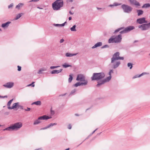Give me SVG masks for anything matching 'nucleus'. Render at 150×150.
<instances>
[{"instance_id": "f257e3e1", "label": "nucleus", "mask_w": 150, "mask_h": 150, "mask_svg": "<svg viewBox=\"0 0 150 150\" xmlns=\"http://www.w3.org/2000/svg\"><path fill=\"white\" fill-rule=\"evenodd\" d=\"M105 75L104 73L103 72L94 73L91 77V79L92 81H98L103 78L105 77Z\"/></svg>"}, {"instance_id": "f03ea898", "label": "nucleus", "mask_w": 150, "mask_h": 150, "mask_svg": "<svg viewBox=\"0 0 150 150\" xmlns=\"http://www.w3.org/2000/svg\"><path fill=\"white\" fill-rule=\"evenodd\" d=\"M63 6L62 0H57L52 4V7L54 10H58Z\"/></svg>"}, {"instance_id": "7ed1b4c3", "label": "nucleus", "mask_w": 150, "mask_h": 150, "mask_svg": "<svg viewBox=\"0 0 150 150\" xmlns=\"http://www.w3.org/2000/svg\"><path fill=\"white\" fill-rule=\"evenodd\" d=\"M113 70L112 69L110 70L109 73V76L104 79L98 81V84L96 85V86L99 87L105 82H108L111 79V74L113 73Z\"/></svg>"}, {"instance_id": "20e7f679", "label": "nucleus", "mask_w": 150, "mask_h": 150, "mask_svg": "<svg viewBox=\"0 0 150 150\" xmlns=\"http://www.w3.org/2000/svg\"><path fill=\"white\" fill-rule=\"evenodd\" d=\"M51 117H49L48 116H47L46 115H43L42 116L39 117L38 120L35 121L33 124L34 125H37L41 122L40 121V120H47L51 118Z\"/></svg>"}, {"instance_id": "39448f33", "label": "nucleus", "mask_w": 150, "mask_h": 150, "mask_svg": "<svg viewBox=\"0 0 150 150\" xmlns=\"http://www.w3.org/2000/svg\"><path fill=\"white\" fill-rule=\"evenodd\" d=\"M120 54L119 52H117L115 53L112 55L111 59H112V62H113L114 60H117L119 59L123 60L124 58L123 57H120Z\"/></svg>"}, {"instance_id": "423d86ee", "label": "nucleus", "mask_w": 150, "mask_h": 150, "mask_svg": "<svg viewBox=\"0 0 150 150\" xmlns=\"http://www.w3.org/2000/svg\"><path fill=\"white\" fill-rule=\"evenodd\" d=\"M124 12L126 13H130L132 10V8L130 6L125 4H123L121 6Z\"/></svg>"}, {"instance_id": "0eeeda50", "label": "nucleus", "mask_w": 150, "mask_h": 150, "mask_svg": "<svg viewBox=\"0 0 150 150\" xmlns=\"http://www.w3.org/2000/svg\"><path fill=\"white\" fill-rule=\"evenodd\" d=\"M120 64V62L117 60H114L112 62V59H111V63L110 65L111 67L114 69H115L118 67Z\"/></svg>"}, {"instance_id": "6e6552de", "label": "nucleus", "mask_w": 150, "mask_h": 150, "mask_svg": "<svg viewBox=\"0 0 150 150\" xmlns=\"http://www.w3.org/2000/svg\"><path fill=\"white\" fill-rule=\"evenodd\" d=\"M138 28L142 31L148 30L150 28V22L148 23L143 24L139 25Z\"/></svg>"}, {"instance_id": "1a4fd4ad", "label": "nucleus", "mask_w": 150, "mask_h": 150, "mask_svg": "<svg viewBox=\"0 0 150 150\" xmlns=\"http://www.w3.org/2000/svg\"><path fill=\"white\" fill-rule=\"evenodd\" d=\"M12 126L13 130H17L22 127V124L21 122H18L12 125Z\"/></svg>"}, {"instance_id": "9d476101", "label": "nucleus", "mask_w": 150, "mask_h": 150, "mask_svg": "<svg viewBox=\"0 0 150 150\" xmlns=\"http://www.w3.org/2000/svg\"><path fill=\"white\" fill-rule=\"evenodd\" d=\"M114 38L115 43H118L120 42L122 40V35L121 34H120Z\"/></svg>"}, {"instance_id": "9b49d317", "label": "nucleus", "mask_w": 150, "mask_h": 150, "mask_svg": "<svg viewBox=\"0 0 150 150\" xmlns=\"http://www.w3.org/2000/svg\"><path fill=\"white\" fill-rule=\"evenodd\" d=\"M76 80L81 81H85V77L82 74H79L77 76Z\"/></svg>"}, {"instance_id": "f8f14e48", "label": "nucleus", "mask_w": 150, "mask_h": 150, "mask_svg": "<svg viewBox=\"0 0 150 150\" xmlns=\"http://www.w3.org/2000/svg\"><path fill=\"white\" fill-rule=\"evenodd\" d=\"M137 22L139 24H142L147 23V21L145 20V18L143 17L137 19Z\"/></svg>"}, {"instance_id": "ddd939ff", "label": "nucleus", "mask_w": 150, "mask_h": 150, "mask_svg": "<svg viewBox=\"0 0 150 150\" xmlns=\"http://www.w3.org/2000/svg\"><path fill=\"white\" fill-rule=\"evenodd\" d=\"M14 85V83L12 82H7L5 84L3 85V86L7 88H11Z\"/></svg>"}, {"instance_id": "4468645a", "label": "nucleus", "mask_w": 150, "mask_h": 150, "mask_svg": "<svg viewBox=\"0 0 150 150\" xmlns=\"http://www.w3.org/2000/svg\"><path fill=\"white\" fill-rule=\"evenodd\" d=\"M19 103H16L13 104V106L11 107H8V108L9 109L11 110L15 108H18L19 107Z\"/></svg>"}, {"instance_id": "2eb2a0df", "label": "nucleus", "mask_w": 150, "mask_h": 150, "mask_svg": "<svg viewBox=\"0 0 150 150\" xmlns=\"http://www.w3.org/2000/svg\"><path fill=\"white\" fill-rule=\"evenodd\" d=\"M134 29V27L133 26H129L125 29L126 33Z\"/></svg>"}, {"instance_id": "dca6fc26", "label": "nucleus", "mask_w": 150, "mask_h": 150, "mask_svg": "<svg viewBox=\"0 0 150 150\" xmlns=\"http://www.w3.org/2000/svg\"><path fill=\"white\" fill-rule=\"evenodd\" d=\"M129 1L130 3L132 4L138 6L140 5L139 3L136 0H129Z\"/></svg>"}, {"instance_id": "f3484780", "label": "nucleus", "mask_w": 150, "mask_h": 150, "mask_svg": "<svg viewBox=\"0 0 150 150\" xmlns=\"http://www.w3.org/2000/svg\"><path fill=\"white\" fill-rule=\"evenodd\" d=\"M149 74V73L143 72L139 75H136L134 76L133 77L132 79H134L136 78H137L140 77L141 76L144 75H146V74Z\"/></svg>"}, {"instance_id": "a211bd4d", "label": "nucleus", "mask_w": 150, "mask_h": 150, "mask_svg": "<svg viewBox=\"0 0 150 150\" xmlns=\"http://www.w3.org/2000/svg\"><path fill=\"white\" fill-rule=\"evenodd\" d=\"M102 45V42H99L95 44L92 47V49H94L98 47L101 46Z\"/></svg>"}, {"instance_id": "6ab92c4d", "label": "nucleus", "mask_w": 150, "mask_h": 150, "mask_svg": "<svg viewBox=\"0 0 150 150\" xmlns=\"http://www.w3.org/2000/svg\"><path fill=\"white\" fill-rule=\"evenodd\" d=\"M11 23V22L8 21L6 23H3L1 25V27L3 28H7Z\"/></svg>"}, {"instance_id": "aec40b11", "label": "nucleus", "mask_w": 150, "mask_h": 150, "mask_svg": "<svg viewBox=\"0 0 150 150\" xmlns=\"http://www.w3.org/2000/svg\"><path fill=\"white\" fill-rule=\"evenodd\" d=\"M62 70V69H61L59 70H54L51 72L52 74H58L59 73L61 72Z\"/></svg>"}, {"instance_id": "412c9836", "label": "nucleus", "mask_w": 150, "mask_h": 150, "mask_svg": "<svg viewBox=\"0 0 150 150\" xmlns=\"http://www.w3.org/2000/svg\"><path fill=\"white\" fill-rule=\"evenodd\" d=\"M47 68H42L40 69L38 72V74H42L43 73V71H46L47 70Z\"/></svg>"}, {"instance_id": "4be33fe9", "label": "nucleus", "mask_w": 150, "mask_h": 150, "mask_svg": "<svg viewBox=\"0 0 150 150\" xmlns=\"http://www.w3.org/2000/svg\"><path fill=\"white\" fill-rule=\"evenodd\" d=\"M77 54V53L71 54L69 53H67L65 55L67 57H70L74 56H75Z\"/></svg>"}, {"instance_id": "5701e85b", "label": "nucleus", "mask_w": 150, "mask_h": 150, "mask_svg": "<svg viewBox=\"0 0 150 150\" xmlns=\"http://www.w3.org/2000/svg\"><path fill=\"white\" fill-rule=\"evenodd\" d=\"M138 16H140L142 15L144 13V11L142 10H137Z\"/></svg>"}, {"instance_id": "b1692460", "label": "nucleus", "mask_w": 150, "mask_h": 150, "mask_svg": "<svg viewBox=\"0 0 150 150\" xmlns=\"http://www.w3.org/2000/svg\"><path fill=\"white\" fill-rule=\"evenodd\" d=\"M23 13H21L17 15L16 17L14 19V20H17L19 18L23 15Z\"/></svg>"}, {"instance_id": "393cba45", "label": "nucleus", "mask_w": 150, "mask_h": 150, "mask_svg": "<svg viewBox=\"0 0 150 150\" xmlns=\"http://www.w3.org/2000/svg\"><path fill=\"white\" fill-rule=\"evenodd\" d=\"M31 104L32 105L35 104L37 105H41V102L40 101H38L33 103Z\"/></svg>"}, {"instance_id": "a878e982", "label": "nucleus", "mask_w": 150, "mask_h": 150, "mask_svg": "<svg viewBox=\"0 0 150 150\" xmlns=\"http://www.w3.org/2000/svg\"><path fill=\"white\" fill-rule=\"evenodd\" d=\"M108 42L110 43H115L114 38H112V37L111 38H110L108 40Z\"/></svg>"}, {"instance_id": "bb28decb", "label": "nucleus", "mask_w": 150, "mask_h": 150, "mask_svg": "<svg viewBox=\"0 0 150 150\" xmlns=\"http://www.w3.org/2000/svg\"><path fill=\"white\" fill-rule=\"evenodd\" d=\"M23 5V4L21 3H19L18 5H17L16 6V8H17L18 9H19L20 8L22 7Z\"/></svg>"}, {"instance_id": "cd10ccee", "label": "nucleus", "mask_w": 150, "mask_h": 150, "mask_svg": "<svg viewBox=\"0 0 150 150\" xmlns=\"http://www.w3.org/2000/svg\"><path fill=\"white\" fill-rule=\"evenodd\" d=\"M11 130H13V127H12V125L6 128L5 129H4L3 130H4V131H5V130L11 131Z\"/></svg>"}, {"instance_id": "c85d7f7f", "label": "nucleus", "mask_w": 150, "mask_h": 150, "mask_svg": "<svg viewBox=\"0 0 150 150\" xmlns=\"http://www.w3.org/2000/svg\"><path fill=\"white\" fill-rule=\"evenodd\" d=\"M76 25H74L72 27L70 28V30L72 31H76Z\"/></svg>"}, {"instance_id": "c756f323", "label": "nucleus", "mask_w": 150, "mask_h": 150, "mask_svg": "<svg viewBox=\"0 0 150 150\" xmlns=\"http://www.w3.org/2000/svg\"><path fill=\"white\" fill-rule=\"evenodd\" d=\"M150 7V4H146L142 6V8H147Z\"/></svg>"}, {"instance_id": "7c9ffc66", "label": "nucleus", "mask_w": 150, "mask_h": 150, "mask_svg": "<svg viewBox=\"0 0 150 150\" xmlns=\"http://www.w3.org/2000/svg\"><path fill=\"white\" fill-rule=\"evenodd\" d=\"M121 5L120 4H118L116 3H114L113 4H111L109 6L110 7H113L114 6H117L120 5Z\"/></svg>"}, {"instance_id": "2f4dec72", "label": "nucleus", "mask_w": 150, "mask_h": 150, "mask_svg": "<svg viewBox=\"0 0 150 150\" xmlns=\"http://www.w3.org/2000/svg\"><path fill=\"white\" fill-rule=\"evenodd\" d=\"M57 125V123H51L47 126V127L49 128L51 127H52L53 126L56 125Z\"/></svg>"}, {"instance_id": "473e14b6", "label": "nucleus", "mask_w": 150, "mask_h": 150, "mask_svg": "<svg viewBox=\"0 0 150 150\" xmlns=\"http://www.w3.org/2000/svg\"><path fill=\"white\" fill-rule=\"evenodd\" d=\"M62 66L64 68H66L69 67H71V66L67 64V63H65L62 65Z\"/></svg>"}, {"instance_id": "72a5a7b5", "label": "nucleus", "mask_w": 150, "mask_h": 150, "mask_svg": "<svg viewBox=\"0 0 150 150\" xmlns=\"http://www.w3.org/2000/svg\"><path fill=\"white\" fill-rule=\"evenodd\" d=\"M13 99H12L10 100H9L8 103L7 104V106H8V107H11L10 106V105H11V103L13 101Z\"/></svg>"}, {"instance_id": "f704fd0d", "label": "nucleus", "mask_w": 150, "mask_h": 150, "mask_svg": "<svg viewBox=\"0 0 150 150\" xmlns=\"http://www.w3.org/2000/svg\"><path fill=\"white\" fill-rule=\"evenodd\" d=\"M69 77L68 79V81L69 83H70L71 82V81L73 79V77L72 75L70 74L69 75Z\"/></svg>"}, {"instance_id": "c9c22d12", "label": "nucleus", "mask_w": 150, "mask_h": 150, "mask_svg": "<svg viewBox=\"0 0 150 150\" xmlns=\"http://www.w3.org/2000/svg\"><path fill=\"white\" fill-rule=\"evenodd\" d=\"M81 85V83L80 82H78L74 84V86L75 87H77L79 86H80Z\"/></svg>"}, {"instance_id": "e433bc0d", "label": "nucleus", "mask_w": 150, "mask_h": 150, "mask_svg": "<svg viewBox=\"0 0 150 150\" xmlns=\"http://www.w3.org/2000/svg\"><path fill=\"white\" fill-rule=\"evenodd\" d=\"M124 28L123 27H121L120 28H118V29L116 30H115V32H114V33H116L117 32H118L120 31L121 30L123 29Z\"/></svg>"}, {"instance_id": "4c0bfd02", "label": "nucleus", "mask_w": 150, "mask_h": 150, "mask_svg": "<svg viewBox=\"0 0 150 150\" xmlns=\"http://www.w3.org/2000/svg\"><path fill=\"white\" fill-rule=\"evenodd\" d=\"M127 66L129 67L130 69H131L132 67V64L130 63H129L127 64Z\"/></svg>"}, {"instance_id": "58836bf2", "label": "nucleus", "mask_w": 150, "mask_h": 150, "mask_svg": "<svg viewBox=\"0 0 150 150\" xmlns=\"http://www.w3.org/2000/svg\"><path fill=\"white\" fill-rule=\"evenodd\" d=\"M84 82H81V85H86L88 83V81L87 80H85L84 81Z\"/></svg>"}, {"instance_id": "ea45409f", "label": "nucleus", "mask_w": 150, "mask_h": 150, "mask_svg": "<svg viewBox=\"0 0 150 150\" xmlns=\"http://www.w3.org/2000/svg\"><path fill=\"white\" fill-rule=\"evenodd\" d=\"M76 91V90L75 89L72 90L71 92L70 95H72L74 94V93Z\"/></svg>"}, {"instance_id": "a19ab883", "label": "nucleus", "mask_w": 150, "mask_h": 150, "mask_svg": "<svg viewBox=\"0 0 150 150\" xmlns=\"http://www.w3.org/2000/svg\"><path fill=\"white\" fill-rule=\"evenodd\" d=\"M109 47V46L108 45H105L103 46L102 47H101V48H102V49H103V48H107V47Z\"/></svg>"}, {"instance_id": "79ce46f5", "label": "nucleus", "mask_w": 150, "mask_h": 150, "mask_svg": "<svg viewBox=\"0 0 150 150\" xmlns=\"http://www.w3.org/2000/svg\"><path fill=\"white\" fill-rule=\"evenodd\" d=\"M53 25L55 26L58 27H60V24H54Z\"/></svg>"}, {"instance_id": "37998d69", "label": "nucleus", "mask_w": 150, "mask_h": 150, "mask_svg": "<svg viewBox=\"0 0 150 150\" xmlns=\"http://www.w3.org/2000/svg\"><path fill=\"white\" fill-rule=\"evenodd\" d=\"M60 66H51L50 67V68L51 69H54V68H57L58 67H59Z\"/></svg>"}, {"instance_id": "c03bdc74", "label": "nucleus", "mask_w": 150, "mask_h": 150, "mask_svg": "<svg viewBox=\"0 0 150 150\" xmlns=\"http://www.w3.org/2000/svg\"><path fill=\"white\" fill-rule=\"evenodd\" d=\"M17 67H18V71H20L21 70V66H17Z\"/></svg>"}, {"instance_id": "a18cd8bd", "label": "nucleus", "mask_w": 150, "mask_h": 150, "mask_svg": "<svg viewBox=\"0 0 150 150\" xmlns=\"http://www.w3.org/2000/svg\"><path fill=\"white\" fill-rule=\"evenodd\" d=\"M35 82H32L31 84L29 85L28 86H31L32 87H34L35 86V85L33 84Z\"/></svg>"}, {"instance_id": "49530a36", "label": "nucleus", "mask_w": 150, "mask_h": 150, "mask_svg": "<svg viewBox=\"0 0 150 150\" xmlns=\"http://www.w3.org/2000/svg\"><path fill=\"white\" fill-rule=\"evenodd\" d=\"M13 6V3L9 5L8 6V8H10L12 7Z\"/></svg>"}, {"instance_id": "de8ad7c7", "label": "nucleus", "mask_w": 150, "mask_h": 150, "mask_svg": "<svg viewBox=\"0 0 150 150\" xmlns=\"http://www.w3.org/2000/svg\"><path fill=\"white\" fill-rule=\"evenodd\" d=\"M120 33L121 34L123 33H126L125 31V30H122L120 32Z\"/></svg>"}, {"instance_id": "09e8293b", "label": "nucleus", "mask_w": 150, "mask_h": 150, "mask_svg": "<svg viewBox=\"0 0 150 150\" xmlns=\"http://www.w3.org/2000/svg\"><path fill=\"white\" fill-rule=\"evenodd\" d=\"M47 128H48V127H47V126L45 127H44V128H41L40 129V130H43V129H46Z\"/></svg>"}, {"instance_id": "8fccbe9b", "label": "nucleus", "mask_w": 150, "mask_h": 150, "mask_svg": "<svg viewBox=\"0 0 150 150\" xmlns=\"http://www.w3.org/2000/svg\"><path fill=\"white\" fill-rule=\"evenodd\" d=\"M30 110V108H27V109H25V110L26 111H29Z\"/></svg>"}, {"instance_id": "3c124183", "label": "nucleus", "mask_w": 150, "mask_h": 150, "mask_svg": "<svg viewBox=\"0 0 150 150\" xmlns=\"http://www.w3.org/2000/svg\"><path fill=\"white\" fill-rule=\"evenodd\" d=\"M97 129H97H97H96L94 131H93L92 132V133L91 134H90V136H91V135H92L93 134H94V132H95V131H96V130H97Z\"/></svg>"}, {"instance_id": "603ef678", "label": "nucleus", "mask_w": 150, "mask_h": 150, "mask_svg": "<svg viewBox=\"0 0 150 150\" xmlns=\"http://www.w3.org/2000/svg\"><path fill=\"white\" fill-rule=\"evenodd\" d=\"M66 23V22H65L64 23L62 24H60V27L64 26L65 25V23Z\"/></svg>"}, {"instance_id": "864d4df0", "label": "nucleus", "mask_w": 150, "mask_h": 150, "mask_svg": "<svg viewBox=\"0 0 150 150\" xmlns=\"http://www.w3.org/2000/svg\"><path fill=\"white\" fill-rule=\"evenodd\" d=\"M68 128L69 129H71V125L70 124H69L68 125Z\"/></svg>"}, {"instance_id": "5fc2aeb1", "label": "nucleus", "mask_w": 150, "mask_h": 150, "mask_svg": "<svg viewBox=\"0 0 150 150\" xmlns=\"http://www.w3.org/2000/svg\"><path fill=\"white\" fill-rule=\"evenodd\" d=\"M39 0H32L30 1V2H37Z\"/></svg>"}, {"instance_id": "6e6d98bb", "label": "nucleus", "mask_w": 150, "mask_h": 150, "mask_svg": "<svg viewBox=\"0 0 150 150\" xmlns=\"http://www.w3.org/2000/svg\"><path fill=\"white\" fill-rule=\"evenodd\" d=\"M64 40L63 39H62L60 40V42L61 43L63 42L64 41Z\"/></svg>"}, {"instance_id": "4d7b16f0", "label": "nucleus", "mask_w": 150, "mask_h": 150, "mask_svg": "<svg viewBox=\"0 0 150 150\" xmlns=\"http://www.w3.org/2000/svg\"><path fill=\"white\" fill-rule=\"evenodd\" d=\"M66 94V93H65L64 94H62L60 95H59V96H65Z\"/></svg>"}, {"instance_id": "13d9d810", "label": "nucleus", "mask_w": 150, "mask_h": 150, "mask_svg": "<svg viewBox=\"0 0 150 150\" xmlns=\"http://www.w3.org/2000/svg\"><path fill=\"white\" fill-rule=\"evenodd\" d=\"M69 13L71 15H73L74 14V13H72L71 12V11H70L69 12Z\"/></svg>"}, {"instance_id": "bf43d9fd", "label": "nucleus", "mask_w": 150, "mask_h": 150, "mask_svg": "<svg viewBox=\"0 0 150 150\" xmlns=\"http://www.w3.org/2000/svg\"><path fill=\"white\" fill-rule=\"evenodd\" d=\"M71 19H72V17H71L70 16L69 18V20L70 21V20H71Z\"/></svg>"}, {"instance_id": "052dcab7", "label": "nucleus", "mask_w": 150, "mask_h": 150, "mask_svg": "<svg viewBox=\"0 0 150 150\" xmlns=\"http://www.w3.org/2000/svg\"><path fill=\"white\" fill-rule=\"evenodd\" d=\"M68 1L69 2H72L73 1V0H68Z\"/></svg>"}, {"instance_id": "680f3d73", "label": "nucleus", "mask_w": 150, "mask_h": 150, "mask_svg": "<svg viewBox=\"0 0 150 150\" xmlns=\"http://www.w3.org/2000/svg\"><path fill=\"white\" fill-rule=\"evenodd\" d=\"M37 8H38V9H42V8H40V7H39V6L37 7Z\"/></svg>"}, {"instance_id": "e2e57ef3", "label": "nucleus", "mask_w": 150, "mask_h": 150, "mask_svg": "<svg viewBox=\"0 0 150 150\" xmlns=\"http://www.w3.org/2000/svg\"><path fill=\"white\" fill-rule=\"evenodd\" d=\"M0 98H4V96H0Z\"/></svg>"}, {"instance_id": "0e129e2a", "label": "nucleus", "mask_w": 150, "mask_h": 150, "mask_svg": "<svg viewBox=\"0 0 150 150\" xmlns=\"http://www.w3.org/2000/svg\"><path fill=\"white\" fill-rule=\"evenodd\" d=\"M97 8L98 9V10H99V9H101V8H98V7H97Z\"/></svg>"}, {"instance_id": "69168bd1", "label": "nucleus", "mask_w": 150, "mask_h": 150, "mask_svg": "<svg viewBox=\"0 0 150 150\" xmlns=\"http://www.w3.org/2000/svg\"><path fill=\"white\" fill-rule=\"evenodd\" d=\"M9 114V113L8 112H6L5 113V114H6V115H8Z\"/></svg>"}, {"instance_id": "338daca9", "label": "nucleus", "mask_w": 150, "mask_h": 150, "mask_svg": "<svg viewBox=\"0 0 150 150\" xmlns=\"http://www.w3.org/2000/svg\"><path fill=\"white\" fill-rule=\"evenodd\" d=\"M20 107L22 109H23V107L22 106H20Z\"/></svg>"}, {"instance_id": "774afa93", "label": "nucleus", "mask_w": 150, "mask_h": 150, "mask_svg": "<svg viewBox=\"0 0 150 150\" xmlns=\"http://www.w3.org/2000/svg\"><path fill=\"white\" fill-rule=\"evenodd\" d=\"M69 150V148H67V149H66L65 150Z\"/></svg>"}]
</instances>
